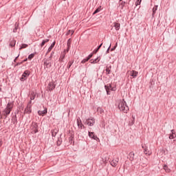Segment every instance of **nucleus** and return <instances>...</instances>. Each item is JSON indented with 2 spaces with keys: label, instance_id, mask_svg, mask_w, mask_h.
<instances>
[{
  "label": "nucleus",
  "instance_id": "obj_37",
  "mask_svg": "<svg viewBox=\"0 0 176 176\" xmlns=\"http://www.w3.org/2000/svg\"><path fill=\"white\" fill-rule=\"evenodd\" d=\"M111 49V45H110V46L109 47V48L107 49V53H109V50Z\"/></svg>",
  "mask_w": 176,
  "mask_h": 176
},
{
  "label": "nucleus",
  "instance_id": "obj_13",
  "mask_svg": "<svg viewBox=\"0 0 176 176\" xmlns=\"http://www.w3.org/2000/svg\"><path fill=\"white\" fill-rule=\"evenodd\" d=\"M31 112H32L31 106L30 104H28V106L25 109V113H31Z\"/></svg>",
  "mask_w": 176,
  "mask_h": 176
},
{
  "label": "nucleus",
  "instance_id": "obj_42",
  "mask_svg": "<svg viewBox=\"0 0 176 176\" xmlns=\"http://www.w3.org/2000/svg\"><path fill=\"white\" fill-rule=\"evenodd\" d=\"M27 60H28V59L26 58V59L24 60V61H27Z\"/></svg>",
  "mask_w": 176,
  "mask_h": 176
},
{
  "label": "nucleus",
  "instance_id": "obj_30",
  "mask_svg": "<svg viewBox=\"0 0 176 176\" xmlns=\"http://www.w3.org/2000/svg\"><path fill=\"white\" fill-rule=\"evenodd\" d=\"M34 56H35V54H31L30 55H29L28 59H29V60H32V58H34Z\"/></svg>",
  "mask_w": 176,
  "mask_h": 176
},
{
  "label": "nucleus",
  "instance_id": "obj_44",
  "mask_svg": "<svg viewBox=\"0 0 176 176\" xmlns=\"http://www.w3.org/2000/svg\"><path fill=\"white\" fill-rule=\"evenodd\" d=\"M132 155H133V156H134V154H132Z\"/></svg>",
  "mask_w": 176,
  "mask_h": 176
},
{
  "label": "nucleus",
  "instance_id": "obj_31",
  "mask_svg": "<svg viewBox=\"0 0 176 176\" xmlns=\"http://www.w3.org/2000/svg\"><path fill=\"white\" fill-rule=\"evenodd\" d=\"M72 64H74V60L72 62H69L68 65H67V68H71Z\"/></svg>",
  "mask_w": 176,
  "mask_h": 176
},
{
  "label": "nucleus",
  "instance_id": "obj_1",
  "mask_svg": "<svg viewBox=\"0 0 176 176\" xmlns=\"http://www.w3.org/2000/svg\"><path fill=\"white\" fill-rule=\"evenodd\" d=\"M118 108L120 111L124 112V113H127L129 112V106L124 101V100H120L118 103Z\"/></svg>",
  "mask_w": 176,
  "mask_h": 176
},
{
  "label": "nucleus",
  "instance_id": "obj_15",
  "mask_svg": "<svg viewBox=\"0 0 176 176\" xmlns=\"http://www.w3.org/2000/svg\"><path fill=\"white\" fill-rule=\"evenodd\" d=\"M50 60H52V58H50L49 60H46L44 62L45 65H46V67H50L52 65V64L50 63Z\"/></svg>",
  "mask_w": 176,
  "mask_h": 176
},
{
  "label": "nucleus",
  "instance_id": "obj_38",
  "mask_svg": "<svg viewBox=\"0 0 176 176\" xmlns=\"http://www.w3.org/2000/svg\"><path fill=\"white\" fill-rule=\"evenodd\" d=\"M116 49V46L111 49V52H113Z\"/></svg>",
  "mask_w": 176,
  "mask_h": 176
},
{
  "label": "nucleus",
  "instance_id": "obj_19",
  "mask_svg": "<svg viewBox=\"0 0 176 176\" xmlns=\"http://www.w3.org/2000/svg\"><path fill=\"white\" fill-rule=\"evenodd\" d=\"M56 45V42H54L50 47L48 48L47 53H50L52 52L53 47H54V45Z\"/></svg>",
  "mask_w": 176,
  "mask_h": 176
},
{
  "label": "nucleus",
  "instance_id": "obj_5",
  "mask_svg": "<svg viewBox=\"0 0 176 176\" xmlns=\"http://www.w3.org/2000/svg\"><path fill=\"white\" fill-rule=\"evenodd\" d=\"M30 129L32 133H36L38 131V124L36 122H33L30 126Z\"/></svg>",
  "mask_w": 176,
  "mask_h": 176
},
{
  "label": "nucleus",
  "instance_id": "obj_28",
  "mask_svg": "<svg viewBox=\"0 0 176 176\" xmlns=\"http://www.w3.org/2000/svg\"><path fill=\"white\" fill-rule=\"evenodd\" d=\"M57 135V131H52V137H56V135Z\"/></svg>",
  "mask_w": 176,
  "mask_h": 176
},
{
  "label": "nucleus",
  "instance_id": "obj_2",
  "mask_svg": "<svg viewBox=\"0 0 176 176\" xmlns=\"http://www.w3.org/2000/svg\"><path fill=\"white\" fill-rule=\"evenodd\" d=\"M104 88L106 89L107 94L108 95L111 94L110 90H111V91H116V87H112L111 84L105 85Z\"/></svg>",
  "mask_w": 176,
  "mask_h": 176
},
{
  "label": "nucleus",
  "instance_id": "obj_41",
  "mask_svg": "<svg viewBox=\"0 0 176 176\" xmlns=\"http://www.w3.org/2000/svg\"><path fill=\"white\" fill-rule=\"evenodd\" d=\"M17 58H19V56L14 59V61H16V60H17Z\"/></svg>",
  "mask_w": 176,
  "mask_h": 176
},
{
  "label": "nucleus",
  "instance_id": "obj_43",
  "mask_svg": "<svg viewBox=\"0 0 176 176\" xmlns=\"http://www.w3.org/2000/svg\"><path fill=\"white\" fill-rule=\"evenodd\" d=\"M31 102H32V101L30 100V102H29V104H31Z\"/></svg>",
  "mask_w": 176,
  "mask_h": 176
},
{
  "label": "nucleus",
  "instance_id": "obj_4",
  "mask_svg": "<svg viewBox=\"0 0 176 176\" xmlns=\"http://www.w3.org/2000/svg\"><path fill=\"white\" fill-rule=\"evenodd\" d=\"M128 75L132 76L133 78H136L138 76V72L135 70H129L127 72Z\"/></svg>",
  "mask_w": 176,
  "mask_h": 176
},
{
  "label": "nucleus",
  "instance_id": "obj_36",
  "mask_svg": "<svg viewBox=\"0 0 176 176\" xmlns=\"http://www.w3.org/2000/svg\"><path fill=\"white\" fill-rule=\"evenodd\" d=\"M91 57H93V54H89V55L87 56V58L88 60H89V59L91 58Z\"/></svg>",
  "mask_w": 176,
  "mask_h": 176
},
{
  "label": "nucleus",
  "instance_id": "obj_7",
  "mask_svg": "<svg viewBox=\"0 0 176 176\" xmlns=\"http://www.w3.org/2000/svg\"><path fill=\"white\" fill-rule=\"evenodd\" d=\"M118 164L119 157H116L111 162V166H112V167H116V166H118Z\"/></svg>",
  "mask_w": 176,
  "mask_h": 176
},
{
  "label": "nucleus",
  "instance_id": "obj_35",
  "mask_svg": "<svg viewBox=\"0 0 176 176\" xmlns=\"http://www.w3.org/2000/svg\"><path fill=\"white\" fill-rule=\"evenodd\" d=\"M141 1L142 0H138V1H136V6H138V5H140V3H141Z\"/></svg>",
  "mask_w": 176,
  "mask_h": 176
},
{
  "label": "nucleus",
  "instance_id": "obj_29",
  "mask_svg": "<svg viewBox=\"0 0 176 176\" xmlns=\"http://www.w3.org/2000/svg\"><path fill=\"white\" fill-rule=\"evenodd\" d=\"M74 32H75V31H74V30H69L67 32V35H70V34H71V35H74Z\"/></svg>",
  "mask_w": 176,
  "mask_h": 176
},
{
  "label": "nucleus",
  "instance_id": "obj_17",
  "mask_svg": "<svg viewBox=\"0 0 176 176\" xmlns=\"http://www.w3.org/2000/svg\"><path fill=\"white\" fill-rule=\"evenodd\" d=\"M35 97H36V93L31 92V94H30V100H31V101H32V100H35Z\"/></svg>",
  "mask_w": 176,
  "mask_h": 176
},
{
  "label": "nucleus",
  "instance_id": "obj_39",
  "mask_svg": "<svg viewBox=\"0 0 176 176\" xmlns=\"http://www.w3.org/2000/svg\"><path fill=\"white\" fill-rule=\"evenodd\" d=\"M132 118H133V123H134V120H135V117L132 116Z\"/></svg>",
  "mask_w": 176,
  "mask_h": 176
},
{
  "label": "nucleus",
  "instance_id": "obj_14",
  "mask_svg": "<svg viewBox=\"0 0 176 176\" xmlns=\"http://www.w3.org/2000/svg\"><path fill=\"white\" fill-rule=\"evenodd\" d=\"M163 168L166 173H171V169H170L167 165H164Z\"/></svg>",
  "mask_w": 176,
  "mask_h": 176
},
{
  "label": "nucleus",
  "instance_id": "obj_33",
  "mask_svg": "<svg viewBox=\"0 0 176 176\" xmlns=\"http://www.w3.org/2000/svg\"><path fill=\"white\" fill-rule=\"evenodd\" d=\"M87 61H89V59H88L87 58L83 59V60L81 61V63H82V64H85V63H87Z\"/></svg>",
  "mask_w": 176,
  "mask_h": 176
},
{
  "label": "nucleus",
  "instance_id": "obj_40",
  "mask_svg": "<svg viewBox=\"0 0 176 176\" xmlns=\"http://www.w3.org/2000/svg\"><path fill=\"white\" fill-rule=\"evenodd\" d=\"M0 146H2V141H0Z\"/></svg>",
  "mask_w": 176,
  "mask_h": 176
},
{
  "label": "nucleus",
  "instance_id": "obj_9",
  "mask_svg": "<svg viewBox=\"0 0 176 176\" xmlns=\"http://www.w3.org/2000/svg\"><path fill=\"white\" fill-rule=\"evenodd\" d=\"M176 138L175 130L173 129L171 130L169 134V140H174V138Z\"/></svg>",
  "mask_w": 176,
  "mask_h": 176
},
{
  "label": "nucleus",
  "instance_id": "obj_10",
  "mask_svg": "<svg viewBox=\"0 0 176 176\" xmlns=\"http://www.w3.org/2000/svg\"><path fill=\"white\" fill-rule=\"evenodd\" d=\"M89 137H90V138H92L93 140H96V141L97 140H100L98 138H97L96 135H94V133L93 132H89Z\"/></svg>",
  "mask_w": 176,
  "mask_h": 176
},
{
  "label": "nucleus",
  "instance_id": "obj_24",
  "mask_svg": "<svg viewBox=\"0 0 176 176\" xmlns=\"http://www.w3.org/2000/svg\"><path fill=\"white\" fill-rule=\"evenodd\" d=\"M100 12H101V7H99L98 9H96L93 14H96V13H100Z\"/></svg>",
  "mask_w": 176,
  "mask_h": 176
},
{
  "label": "nucleus",
  "instance_id": "obj_21",
  "mask_svg": "<svg viewBox=\"0 0 176 176\" xmlns=\"http://www.w3.org/2000/svg\"><path fill=\"white\" fill-rule=\"evenodd\" d=\"M145 155H148V156H151L152 155V151L148 150L147 148H144Z\"/></svg>",
  "mask_w": 176,
  "mask_h": 176
},
{
  "label": "nucleus",
  "instance_id": "obj_22",
  "mask_svg": "<svg viewBox=\"0 0 176 176\" xmlns=\"http://www.w3.org/2000/svg\"><path fill=\"white\" fill-rule=\"evenodd\" d=\"M47 42H49V39L46 38L45 40H43L41 44V47H43V46H45V44L47 43Z\"/></svg>",
  "mask_w": 176,
  "mask_h": 176
},
{
  "label": "nucleus",
  "instance_id": "obj_18",
  "mask_svg": "<svg viewBox=\"0 0 176 176\" xmlns=\"http://www.w3.org/2000/svg\"><path fill=\"white\" fill-rule=\"evenodd\" d=\"M114 27L116 31H119V30H120V23H114Z\"/></svg>",
  "mask_w": 176,
  "mask_h": 176
},
{
  "label": "nucleus",
  "instance_id": "obj_11",
  "mask_svg": "<svg viewBox=\"0 0 176 176\" xmlns=\"http://www.w3.org/2000/svg\"><path fill=\"white\" fill-rule=\"evenodd\" d=\"M38 113L40 116H45V115L47 113V109H45L43 111H38Z\"/></svg>",
  "mask_w": 176,
  "mask_h": 176
},
{
  "label": "nucleus",
  "instance_id": "obj_23",
  "mask_svg": "<svg viewBox=\"0 0 176 176\" xmlns=\"http://www.w3.org/2000/svg\"><path fill=\"white\" fill-rule=\"evenodd\" d=\"M77 124L78 126L80 127V129H82V127H83V124H82V121L77 120Z\"/></svg>",
  "mask_w": 176,
  "mask_h": 176
},
{
  "label": "nucleus",
  "instance_id": "obj_32",
  "mask_svg": "<svg viewBox=\"0 0 176 176\" xmlns=\"http://www.w3.org/2000/svg\"><path fill=\"white\" fill-rule=\"evenodd\" d=\"M157 10V6H155L153 8V13H155V12H156Z\"/></svg>",
  "mask_w": 176,
  "mask_h": 176
},
{
  "label": "nucleus",
  "instance_id": "obj_6",
  "mask_svg": "<svg viewBox=\"0 0 176 176\" xmlns=\"http://www.w3.org/2000/svg\"><path fill=\"white\" fill-rule=\"evenodd\" d=\"M94 123H96V120H94V118H89L86 120V124L88 126H94Z\"/></svg>",
  "mask_w": 176,
  "mask_h": 176
},
{
  "label": "nucleus",
  "instance_id": "obj_3",
  "mask_svg": "<svg viewBox=\"0 0 176 176\" xmlns=\"http://www.w3.org/2000/svg\"><path fill=\"white\" fill-rule=\"evenodd\" d=\"M13 108V105H12L11 103H8L7 104L6 108L4 110V115L6 116H8V115H9V113H10V111H12V109Z\"/></svg>",
  "mask_w": 176,
  "mask_h": 176
},
{
  "label": "nucleus",
  "instance_id": "obj_45",
  "mask_svg": "<svg viewBox=\"0 0 176 176\" xmlns=\"http://www.w3.org/2000/svg\"><path fill=\"white\" fill-rule=\"evenodd\" d=\"M63 1H67V0H63Z\"/></svg>",
  "mask_w": 176,
  "mask_h": 176
},
{
  "label": "nucleus",
  "instance_id": "obj_34",
  "mask_svg": "<svg viewBox=\"0 0 176 176\" xmlns=\"http://www.w3.org/2000/svg\"><path fill=\"white\" fill-rule=\"evenodd\" d=\"M10 46H12V47L14 46V45H16V41H11V43H10Z\"/></svg>",
  "mask_w": 176,
  "mask_h": 176
},
{
  "label": "nucleus",
  "instance_id": "obj_25",
  "mask_svg": "<svg viewBox=\"0 0 176 176\" xmlns=\"http://www.w3.org/2000/svg\"><path fill=\"white\" fill-rule=\"evenodd\" d=\"M101 46H102V43H101V44L98 47V48L94 51V53H95V54H96V53H97V52L100 50V49H101Z\"/></svg>",
  "mask_w": 176,
  "mask_h": 176
},
{
  "label": "nucleus",
  "instance_id": "obj_12",
  "mask_svg": "<svg viewBox=\"0 0 176 176\" xmlns=\"http://www.w3.org/2000/svg\"><path fill=\"white\" fill-rule=\"evenodd\" d=\"M100 57H98L96 59L94 60L93 59L90 60L89 63H91V64H97L100 61Z\"/></svg>",
  "mask_w": 176,
  "mask_h": 176
},
{
  "label": "nucleus",
  "instance_id": "obj_16",
  "mask_svg": "<svg viewBox=\"0 0 176 176\" xmlns=\"http://www.w3.org/2000/svg\"><path fill=\"white\" fill-rule=\"evenodd\" d=\"M49 90H54L56 88V85L53 82H50L49 84Z\"/></svg>",
  "mask_w": 176,
  "mask_h": 176
},
{
  "label": "nucleus",
  "instance_id": "obj_20",
  "mask_svg": "<svg viewBox=\"0 0 176 176\" xmlns=\"http://www.w3.org/2000/svg\"><path fill=\"white\" fill-rule=\"evenodd\" d=\"M71 48V38L67 41V50H66L67 52H69V49Z\"/></svg>",
  "mask_w": 176,
  "mask_h": 176
},
{
  "label": "nucleus",
  "instance_id": "obj_27",
  "mask_svg": "<svg viewBox=\"0 0 176 176\" xmlns=\"http://www.w3.org/2000/svg\"><path fill=\"white\" fill-rule=\"evenodd\" d=\"M25 47H28V45L22 44L21 47L19 48V50H21V49H25Z\"/></svg>",
  "mask_w": 176,
  "mask_h": 176
},
{
  "label": "nucleus",
  "instance_id": "obj_26",
  "mask_svg": "<svg viewBox=\"0 0 176 176\" xmlns=\"http://www.w3.org/2000/svg\"><path fill=\"white\" fill-rule=\"evenodd\" d=\"M106 74L107 75H109V74H111V66L106 68Z\"/></svg>",
  "mask_w": 176,
  "mask_h": 176
},
{
  "label": "nucleus",
  "instance_id": "obj_8",
  "mask_svg": "<svg viewBox=\"0 0 176 176\" xmlns=\"http://www.w3.org/2000/svg\"><path fill=\"white\" fill-rule=\"evenodd\" d=\"M28 76H30V71L26 70L23 74L22 77L21 78V80H25Z\"/></svg>",
  "mask_w": 176,
  "mask_h": 176
}]
</instances>
